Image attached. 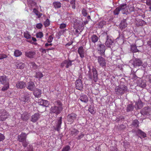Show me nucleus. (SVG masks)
<instances>
[{"label": "nucleus", "instance_id": "obj_1", "mask_svg": "<svg viewBox=\"0 0 151 151\" xmlns=\"http://www.w3.org/2000/svg\"><path fill=\"white\" fill-rule=\"evenodd\" d=\"M54 104V106H52L50 109V113L55 114L56 115H58L63 110V104L59 100L55 101Z\"/></svg>", "mask_w": 151, "mask_h": 151}, {"label": "nucleus", "instance_id": "obj_2", "mask_svg": "<svg viewBox=\"0 0 151 151\" xmlns=\"http://www.w3.org/2000/svg\"><path fill=\"white\" fill-rule=\"evenodd\" d=\"M127 87L123 85H120L116 86L115 89L116 94L118 96L122 95L127 92Z\"/></svg>", "mask_w": 151, "mask_h": 151}, {"label": "nucleus", "instance_id": "obj_3", "mask_svg": "<svg viewBox=\"0 0 151 151\" xmlns=\"http://www.w3.org/2000/svg\"><path fill=\"white\" fill-rule=\"evenodd\" d=\"M88 67L89 69V71L88 73L89 78L90 79H93L94 82H96L98 79V72L96 69L94 67H92L93 74H92L91 72V69L90 68V66H88Z\"/></svg>", "mask_w": 151, "mask_h": 151}, {"label": "nucleus", "instance_id": "obj_4", "mask_svg": "<svg viewBox=\"0 0 151 151\" xmlns=\"http://www.w3.org/2000/svg\"><path fill=\"white\" fill-rule=\"evenodd\" d=\"M97 50L98 53L101 55H105V47L103 44L99 43L97 45Z\"/></svg>", "mask_w": 151, "mask_h": 151}, {"label": "nucleus", "instance_id": "obj_5", "mask_svg": "<svg viewBox=\"0 0 151 151\" xmlns=\"http://www.w3.org/2000/svg\"><path fill=\"white\" fill-rule=\"evenodd\" d=\"M9 116V113L4 109L0 110V121H5Z\"/></svg>", "mask_w": 151, "mask_h": 151}, {"label": "nucleus", "instance_id": "obj_6", "mask_svg": "<svg viewBox=\"0 0 151 151\" xmlns=\"http://www.w3.org/2000/svg\"><path fill=\"white\" fill-rule=\"evenodd\" d=\"M77 115L75 113H72L68 114L67 117V121L71 124L74 122L75 120L77 118Z\"/></svg>", "mask_w": 151, "mask_h": 151}, {"label": "nucleus", "instance_id": "obj_7", "mask_svg": "<svg viewBox=\"0 0 151 151\" xmlns=\"http://www.w3.org/2000/svg\"><path fill=\"white\" fill-rule=\"evenodd\" d=\"M121 11L123 14H127L129 12V6L127 5L126 4H121L119 6Z\"/></svg>", "mask_w": 151, "mask_h": 151}, {"label": "nucleus", "instance_id": "obj_8", "mask_svg": "<svg viewBox=\"0 0 151 151\" xmlns=\"http://www.w3.org/2000/svg\"><path fill=\"white\" fill-rule=\"evenodd\" d=\"M141 114L144 115H151V106H147L144 107L141 111Z\"/></svg>", "mask_w": 151, "mask_h": 151}, {"label": "nucleus", "instance_id": "obj_9", "mask_svg": "<svg viewBox=\"0 0 151 151\" xmlns=\"http://www.w3.org/2000/svg\"><path fill=\"white\" fill-rule=\"evenodd\" d=\"M98 62L100 66L102 67H105L106 66V62L105 58L101 56L97 57Z\"/></svg>", "mask_w": 151, "mask_h": 151}, {"label": "nucleus", "instance_id": "obj_10", "mask_svg": "<svg viewBox=\"0 0 151 151\" xmlns=\"http://www.w3.org/2000/svg\"><path fill=\"white\" fill-rule=\"evenodd\" d=\"M74 61V60H65L61 63V66L63 68L65 66L66 68H68L70 66L72 65V63Z\"/></svg>", "mask_w": 151, "mask_h": 151}, {"label": "nucleus", "instance_id": "obj_11", "mask_svg": "<svg viewBox=\"0 0 151 151\" xmlns=\"http://www.w3.org/2000/svg\"><path fill=\"white\" fill-rule=\"evenodd\" d=\"M76 88L79 90L82 89L83 88V84L81 80L78 79L75 82Z\"/></svg>", "mask_w": 151, "mask_h": 151}, {"label": "nucleus", "instance_id": "obj_12", "mask_svg": "<svg viewBox=\"0 0 151 151\" xmlns=\"http://www.w3.org/2000/svg\"><path fill=\"white\" fill-rule=\"evenodd\" d=\"M40 114L39 113H35L31 116L30 121L33 122H35L40 119Z\"/></svg>", "mask_w": 151, "mask_h": 151}, {"label": "nucleus", "instance_id": "obj_13", "mask_svg": "<svg viewBox=\"0 0 151 151\" xmlns=\"http://www.w3.org/2000/svg\"><path fill=\"white\" fill-rule=\"evenodd\" d=\"M27 134H26L24 132H22L19 135L18 137V140L20 142H22L26 140Z\"/></svg>", "mask_w": 151, "mask_h": 151}, {"label": "nucleus", "instance_id": "obj_14", "mask_svg": "<svg viewBox=\"0 0 151 151\" xmlns=\"http://www.w3.org/2000/svg\"><path fill=\"white\" fill-rule=\"evenodd\" d=\"M27 88L29 91H33L35 88L34 83L32 81H29L27 83Z\"/></svg>", "mask_w": 151, "mask_h": 151}, {"label": "nucleus", "instance_id": "obj_15", "mask_svg": "<svg viewBox=\"0 0 151 151\" xmlns=\"http://www.w3.org/2000/svg\"><path fill=\"white\" fill-rule=\"evenodd\" d=\"M30 98L29 94L25 95L23 97H21L20 98V100L21 102L24 104L26 103H28Z\"/></svg>", "mask_w": 151, "mask_h": 151}, {"label": "nucleus", "instance_id": "obj_16", "mask_svg": "<svg viewBox=\"0 0 151 151\" xmlns=\"http://www.w3.org/2000/svg\"><path fill=\"white\" fill-rule=\"evenodd\" d=\"M14 63L17 69H22L25 66V65L24 63L19 60H17Z\"/></svg>", "mask_w": 151, "mask_h": 151}, {"label": "nucleus", "instance_id": "obj_17", "mask_svg": "<svg viewBox=\"0 0 151 151\" xmlns=\"http://www.w3.org/2000/svg\"><path fill=\"white\" fill-rule=\"evenodd\" d=\"M26 85V83L23 81H18L16 84V87L17 88L22 89L24 88Z\"/></svg>", "mask_w": 151, "mask_h": 151}, {"label": "nucleus", "instance_id": "obj_18", "mask_svg": "<svg viewBox=\"0 0 151 151\" xmlns=\"http://www.w3.org/2000/svg\"><path fill=\"white\" fill-rule=\"evenodd\" d=\"M78 52L79 55L80 57L81 58H83L84 57L85 51L83 47V46H80L78 48Z\"/></svg>", "mask_w": 151, "mask_h": 151}, {"label": "nucleus", "instance_id": "obj_19", "mask_svg": "<svg viewBox=\"0 0 151 151\" xmlns=\"http://www.w3.org/2000/svg\"><path fill=\"white\" fill-rule=\"evenodd\" d=\"M36 54L35 52L33 51H27L25 52V55L26 57L30 58H33Z\"/></svg>", "mask_w": 151, "mask_h": 151}, {"label": "nucleus", "instance_id": "obj_20", "mask_svg": "<svg viewBox=\"0 0 151 151\" xmlns=\"http://www.w3.org/2000/svg\"><path fill=\"white\" fill-rule=\"evenodd\" d=\"M106 38L107 39L105 42V45L107 47H111L113 43V41L111 38L109 37L108 35L107 36Z\"/></svg>", "mask_w": 151, "mask_h": 151}, {"label": "nucleus", "instance_id": "obj_21", "mask_svg": "<svg viewBox=\"0 0 151 151\" xmlns=\"http://www.w3.org/2000/svg\"><path fill=\"white\" fill-rule=\"evenodd\" d=\"M127 24L126 19H123L121 21L119 25V28L122 30L124 29L127 26Z\"/></svg>", "mask_w": 151, "mask_h": 151}, {"label": "nucleus", "instance_id": "obj_22", "mask_svg": "<svg viewBox=\"0 0 151 151\" xmlns=\"http://www.w3.org/2000/svg\"><path fill=\"white\" fill-rule=\"evenodd\" d=\"M39 104L40 105L43 106L44 107L47 106L49 104L48 101L47 100L40 99L39 100Z\"/></svg>", "mask_w": 151, "mask_h": 151}, {"label": "nucleus", "instance_id": "obj_23", "mask_svg": "<svg viewBox=\"0 0 151 151\" xmlns=\"http://www.w3.org/2000/svg\"><path fill=\"white\" fill-rule=\"evenodd\" d=\"M142 64V61L138 59H135L133 61V65L134 67H137L141 66Z\"/></svg>", "mask_w": 151, "mask_h": 151}, {"label": "nucleus", "instance_id": "obj_24", "mask_svg": "<svg viewBox=\"0 0 151 151\" xmlns=\"http://www.w3.org/2000/svg\"><path fill=\"white\" fill-rule=\"evenodd\" d=\"M62 117H60L59 118V119L58 120L56 128L55 129V130H57V131L59 132L60 130L62 124Z\"/></svg>", "mask_w": 151, "mask_h": 151}, {"label": "nucleus", "instance_id": "obj_25", "mask_svg": "<svg viewBox=\"0 0 151 151\" xmlns=\"http://www.w3.org/2000/svg\"><path fill=\"white\" fill-rule=\"evenodd\" d=\"M79 99L83 102L86 103L88 101V98L86 95H83L81 96L79 98Z\"/></svg>", "mask_w": 151, "mask_h": 151}, {"label": "nucleus", "instance_id": "obj_26", "mask_svg": "<svg viewBox=\"0 0 151 151\" xmlns=\"http://www.w3.org/2000/svg\"><path fill=\"white\" fill-rule=\"evenodd\" d=\"M41 91L39 89H36L34 92L33 94L36 97L38 98L41 96Z\"/></svg>", "mask_w": 151, "mask_h": 151}, {"label": "nucleus", "instance_id": "obj_27", "mask_svg": "<svg viewBox=\"0 0 151 151\" xmlns=\"http://www.w3.org/2000/svg\"><path fill=\"white\" fill-rule=\"evenodd\" d=\"M146 24V22L144 20L139 19L137 21L136 25L138 26H142Z\"/></svg>", "mask_w": 151, "mask_h": 151}, {"label": "nucleus", "instance_id": "obj_28", "mask_svg": "<svg viewBox=\"0 0 151 151\" xmlns=\"http://www.w3.org/2000/svg\"><path fill=\"white\" fill-rule=\"evenodd\" d=\"M91 40L92 42L95 43L98 41L99 38L97 35L94 34L91 36Z\"/></svg>", "mask_w": 151, "mask_h": 151}, {"label": "nucleus", "instance_id": "obj_29", "mask_svg": "<svg viewBox=\"0 0 151 151\" xmlns=\"http://www.w3.org/2000/svg\"><path fill=\"white\" fill-rule=\"evenodd\" d=\"M131 51L133 53L137 52L139 51L137 49L136 45H131Z\"/></svg>", "mask_w": 151, "mask_h": 151}, {"label": "nucleus", "instance_id": "obj_30", "mask_svg": "<svg viewBox=\"0 0 151 151\" xmlns=\"http://www.w3.org/2000/svg\"><path fill=\"white\" fill-rule=\"evenodd\" d=\"M54 8L55 9H59L61 7V3L58 1L54 2L53 3Z\"/></svg>", "mask_w": 151, "mask_h": 151}, {"label": "nucleus", "instance_id": "obj_31", "mask_svg": "<svg viewBox=\"0 0 151 151\" xmlns=\"http://www.w3.org/2000/svg\"><path fill=\"white\" fill-rule=\"evenodd\" d=\"M137 133L138 135H140L143 138H145L146 137V133L140 129H139L137 131Z\"/></svg>", "mask_w": 151, "mask_h": 151}, {"label": "nucleus", "instance_id": "obj_32", "mask_svg": "<svg viewBox=\"0 0 151 151\" xmlns=\"http://www.w3.org/2000/svg\"><path fill=\"white\" fill-rule=\"evenodd\" d=\"M22 52L20 50H16L14 51V55L16 57H18L22 55Z\"/></svg>", "mask_w": 151, "mask_h": 151}, {"label": "nucleus", "instance_id": "obj_33", "mask_svg": "<svg viewBox=\"0 0 151 151\" xmlns=\"http://www.w3.org/2000/svg\"><path fill=\"white\" fill-rule=\"evenodd\" d=\"M6 76H2L0 77V82L3 84H6Z\"/></svg>", "mask_w": 151, "mask_h": 151}, {"label": "nucleus", "instance_id": "obj_34", "mask_svg": "<svg viewBox=\"0 0 151 151\" xmlns=\"http://www.w3.org/2000/svg\"><path fill=\"white\" fill-rule=\"evenodd\" d=\"M24 37L27 39H31V36L29 34V33L27 31H26L24 32Z\"/></svg>", "mask_w": 151, "mask_h": 151}, {"label": "nucleus", "instance_id": "obj_35", "mask_svg": "<svg viewBox=\"0 0 151 151\" xmlns=\"http://www.w3.org/2000/svg\"><path fill=\"white\" fill-rule=\"evenodd\" d=\"M35 77V78L40 79L43 77V75L41 72H38L36 73Z\"/></svg>", "mask_w": 151, "mask_h": 151}, {"label": "nucleus", "instance_id": "obj_36", "mask_svg": "<svg viewBox=\"0 0 151 151\" xmlns=\"http://www.w3.org/2000/svg\"><path fill=\"white\" fill-rule=\"evenodd\" d=\"M79 132V131L76 129H74L71 131L70 134L73 136H76Z\"/></svg>", "mask_w": 151, "mask_h": 151}, {"label": "nucleus", "instance_id": "obj_37", "mask_svg": "<svg viewBox=\"0 0 151 151\" xmlns=\"http://www.w3.org/2000/svg\"><path fill=\"white\" fill-rule=\"evenodd\" d=\"M29 64H30L31 67L34 70H36L37 68V65L34 62H30Z\"/></svg>", "mask_w": 151, "mask_h": 151}, {"label": "nucleus", "instance_id": "obj_38", "mask_svg": "<svg viewBox=\"0 0 151 151\" xmlns=\"http://www.w3.org/2000/svg\"><path fill=\"white\" fill-rule=\"evenodd\" d=\"M134 109V107L131 104H128L127 107V112L132 111Z\"/></svg>", "mask_w": 151, "mask_h": 151}, {"label": "nucleus", "instance_id": "obj_39", "mask_svg": "<svg viewBox=\"0 0 151 151\" xmlns=\"http://www.w3.org/2000/svg\"><path fill=\"white\" fill-rule=\"evenodd\" d=\"M106 24V22L104 21H100L98 23V26L99 28H102L103 26Z\"/></svg>", "mask_w": 151, "mask_h": 151}, {"label": "nucleus", "instance_id": "obj_40", "mask_svg": "<svg viewBox=\"0 0 151 151\" xmlns=\"http://www.w3.org/2000/svg\"><path fill=\"white\" fill-rule=\"evenodd\" d=\"M121 11L119 6L117 7L114 11V13L115 15H118Z\"/></svg>", "mask_w": 151, "mask_h": 151}, {"label": "nucleus", "instance_id": "obj_41", "mask_svg": "<svg viewBox=\"0 0 151 151\" xmlns=\"http://www.w3.org/2000/svg\"><path fill=\"white\" fill-rule=\"evenodd\" d=\"M43 34L42 32H40L36 34V37L37 38H42L43 37Z\"/></svg>", "mask_w": 151, "mask_h": 151}, {"label": "nucleus", "instance_id": "obj_42", "mask_svg": "<svg viewBox=\"0 0 151 151\" xmlns=\"http://www.w3.org/2000/svg\"><path fill=\"white\" fill-rule=\"evenodd\" d=\"M43 24L45 27L49 26L50 24V22L49 19H47L44 22Z\"/></svg>", "mask_w": 151, "mask_h": 151}, {"label": "nucleus", "instance_id": "obj_43", "mask_svg": "<svg viewBox=\"0 0 151 151\" xmlns=\"http://www.w3.org/2000/svg\"><path fill=\"white\" fill-rule=\"evenodd\" d=\"M9 87V83H6L5 84V85L3 86L1 88V90L2 91H5L7 90Z\"/></svg>", "mask_w": 151, "mask_h": 151}, {"label": "nucleus", "instance_id": "obj_44", "mask_svg": "<svg viewBox=\"0 0 151 151\" xmlns=\"http://www.w3.org/2000/svg\"><path fill=\"white\" fill-rule=\"evenodd\" d=\"M139 121L137 119L134 120L132 122V125L136 127L139 126Z\"/></svg>", "mask_w": 151, "mask_h": 151}, {"label": "nucleus", "instance_id": "obj_45", "mask_svg": "<svg viewBox=\"0 0 151 151\" xmlns=\"http://www.w3.org/2000/svg\"><path fill=\"white\" fill-rule=\"evenodd\" d=\"M70 149V147L69 145H66L64 147L62 151H69Z\"/></svg>", "mask_w": 151, "mask_h": 151}, {"label": "nucleus", "instance_id": "obj_46", "mask_svg": "<svg viewBox=\"0 0 151 151\" xmlns=\"http://www.w3.org/2000/svg\"><path fill=\"white\" fill-rule=\"evenodd\" d=\"M88 111L91 114H93L95 113L94 110L93 108L91 107V106L89 107Z\"/></svg>", "mask_w": 151, "mask_h": 151}, {"label": "nucleus", "instance_id": "obj_47", "mask_svg": "<svg viewBox=\"0 0 151 151\" xmlns=\"http://www.w3.org/2000/svg\"><path fill=\"white\" fill-rule=\"evenodd\" d=\"M66 27V24L65 23H62L60 24L59 28L60 29H63L65 28Z\"/></svg>", "mask_w": 151, "mask_h": 151}, {"label": "nucleus", "instance_id": "obj_48", "mask_svg": "<svg viewBox=\"0 0 151 151\" xmlns=\"http://www.w3.org/2000/svg\"><path fill=\"white\" fill-rule=\"evenodd\" d=\"M5 137L4 135L0 133V142L3 141L5 139Z\"/></svg>", "mask_w": 151, "mask_h": 151}, {"label": "nucleus", "instance_id": "obj_49", "mask_svg": "<svg viewBox=\"0 0 151 151\" xmlns=\"http://www.w3.org/2000/svg\"><path fill=\"white\" fill-rule=\"evenodd\" d=\"M135 106H137V109H140L142 107V104L139 102H136Z\"/></svg>", "mask_w": 151, "mask_h": 151}, {"label": "nucleus", "instance_id": "obj_50", "mask_svg": "<svg viewBox=\"0 0 151 151\" xmlns=\"http://www.w3.org/2000/svg\"><path fill=\"white\" fill-rule=\"evenodd\" d=\"M42 26L43 25L41 23H39L36 24V27L37 29H40L42 28Z\"/></svg>", "mask_w": 151, "mask_h": 151}, {"label": "nucleus", "instance_id": "obj_51", "mask_svg": "<svg viewBox=\"0 0 151 151\" xmlns=\"http://www.w3.org/2000/svg\"><path fill=\"white\" fill-rule=\"evenodd\" d=\"M7 56L5 54H0V60L2 59L6 58L7 57Z\"/></svg>", "mask_w": 151, "mask_h": 151}, {"label": "nucleus", "instance_id": "obj_52", "mask_svg": "<svg viewBox=\"0 0 151 151\" xmlns=\"http://www.w3.org/2000/svg\"><path fill=\"white\" fill-rule=\"evenodd\" d=\"M33 12L37 15L39 17H40L41 16V14L40 15H38L39 12L35 8L33 9Z\"/></svg>", "mask_w": 151, "mask_h": 151}, {"label": "nucleus", "instance_id": "obj_53", "mask_svg": "<svg viewBox=\"0 0 151 151\" xmlns=\"http://www.w3.org/2000/svg\"><path fill=\"white\" fill-rule=\"evenodd\" d=\"M82 14L84 16L86 17L87 15V13L86 12V10L83 9L82 11Z\"/></svg>", "mask_w": 151, "mask_h": 151}, {"label": "nucleus", "instance_id": "obj_54", "mask_svg": "<svg viewBox=\"0 0 151 151\" xmlns=\"http://www.w3.org/2000/svg\"><path fill=\"white\" fill-rule=\"evenodd\" d=\"M110 150L111 151H117V149L116 147H110Z\"/></svg>", "mask_w": 151, "mask_h": 151}, {"label": "nucleus", "instance_id": "obj_55", "mask_svg": "<svg viewBox=\"0 0 151 151\" xmlns=\"http://www.w3.org/2000/svg\"><path fill=\"white\" fill-rule=\"evenodd\" d=\"M53 39V37H52V35H50L47 40V42H51Z\"/></svg>", "mask_w": 151, "mask_h": 151}, {"label": "nucleus", "instance_id": "obj_56", "mask_svg": "<svg viewBox=\"0 0 151 151\" xmlns=\"http://www.w3.org/2000/svg\"><path fill=\"white\" fill-rule=\"evenodd\" d=\"M22 142V145L25 147H26L28 144V143L27 142L26 140Z\"/></svg>", "mask_w": 151, "mask_h": 151}, {"label": "nucleus", "instance_id": "obj_57", "mask_svg": "<svg viewBox=\"0 0 151 151\" xmlns=\"http://www.w3.org/2000/svg\"><path fill=\"white\" fill-rule=\"evenodd\" d=\"M39 50L40 52L43 54L46 53L47 51L46 49L42 48H40Z\"/></svg>", "mask_w": 151, "mask_h": 151}, {"label": "nucleus", "instance_id": "obj_58", "mask_svg": "<svg viewBox=\"0 0 151 151\" xmlns=\"http://www.w3.org/2000/svg\"><path fill=\"white\" fill-rule=\"evenodd\" d=\"M84 136V134L83 133H81L80 135H79L78 137L76 138L78 140H79L81 139V138H83V137Z\"/></svg>", "mask_w": 151, "mask_h": 151}, {"label": "nucleus", "instance_id": "obj_59", "mask_svg": "<svg viewBox=\"0 0 151 151\" xmlns=\"http://www.w3.org/2000/svg\"><path fill=\"white\" fill-rule=\"evenodd\" d=\"M146 3L147 5L151 6V0H147Z\"/></svg>", "mask_w": 151, "mask_h": 151}, {"label": "nucleus", "instance_id": "obj_60", "mask_svg": "<svg viewBox=\"0 0 151 151\" xmlns=\"http://www.w3.org/2000/svg\"><path fill=\"white\" fill-rule=\"evenodd\" d=\"M147 45L151 47V38L148 40L147 42Z\"/></svg>", "mask_w": 151, "mask_h": 151}, {"label": "nucleus", "instance_id": "obj_61", "mask_svg": "<svg viewBox=\"0 0 151 151\" xmlns=\"http://www.w3.org/2000/svg\"><path fill=\"white\" fill-rule=\"evenodd\" d=\"M21 118L22 120L24 121H26L27 120V118L25 117V116H22Z\"/></svg>", "mask_w": 151, "mask_h": 151}, {"label": "nucleus", "instance_id": "obj_62", "mask_svg": "<svg viewBox=\"0 0 151 151\" xmlns=\"http://www.w3.org/2000/svg\"><path fill=\"white\" fill-rule=\"evenodd\" d=\"M52 43L48 44L47 43H46L45 45V46L46 47H47L49 46H52Z\"/></svg>", "mask_w": 151, "mask_h": 151}, {"label": "nucleus", "instance_id": "obj_63", "mask_svg": "<svg viewBox=\"0 0 151 151\" xmlns=\"http://www.w3.org/2000/svg\"><path fill=\"white\" fill-rule=\"evenodd\" d=\"M148 79L149 82L151 83V74L149 75L148 77Z\"/></svg>", "mask_w": 151, "mask_h": 151}, {"label": "nucleus", "instance_id": "obj_64", "mask_svg": "<svg viewBox=\"0 0 151 151\" xmlns=\"http://www.w3.org/2000/svg\"><path fill=\"white\" fill-rule=\"evenodd\" d=\"M75 3V1L74 0H71L70 1V3L71 4H74V3Z\"/></svg>", "mask_w": 151, "mask_h": 151}]
</instances>
